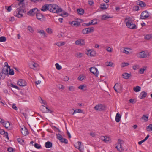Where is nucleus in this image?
Instances as JSON below:
<instances>
[{
    "label": "nucleus",
    "mask_w": 152,
    "mask_h": 152,
    "mask_svg": "<svg viewBox=\"0 0 152 152\" xmlns=\"http://www.w3.org/2000/svg\"><path fill=\"white\" fill-rule=\"evenodd\" d=\"M19 1L18 5L19 7L17 8L15 11L14 12V15L18 18H21L23 16V13L26 12V10L25 9V4L24 3V0H17Z\"/></svg>",
    "instance_id": "f257e3e1"
},
{
    "label": "nucleus",
    "mask_w": 152,
    "mask_h": 152,
    "mask_svg": "<svg viewBox=\"0 0 152 152\" xmlns=\"http://www.w3.org/2000/svg\"><path fill=\"white\" fill-rule=\"evenodd\" d=\"M50 11L52 12L58 13L62 11V9L56 4H50Z\"/></svg>",
    "instance_id": "f03ea898"
},
{
    "label": "nucleus",
    "mask_w": 152,
    "mask_h": 152,
    "mask_svg": "<svg viewBox=\"0 0 152 152\" xmlns=\"http://www.w3.org/2000/svg\"><path fill=\"white\" fill-rule=\"evenodd\" d=\"M39 10H38V9L35 8L32 9L30 10L27 13V14L31 16H33L35 15H36L37 12H39Z\"/></svg>",
    "instance_id": "7ed1b4c3"
},
{
    "label": "nucleus",
    "mask_w": 152,
    "mask_h": 152,
    "mask_svg": "<svg viewBox=\"0 0 152 152\" xmlns=\"http://www.w3.org/2000/svg\"><path fill=\"white\" fill-rule=\"evenodd\" d=\"M105 108V106L103 104H98L96 105L94 109L96 111H102L104 110Z\"/></svg>",
    "instance_id": "20e7f679"
},
{
    "label": "nucleus",
    "mask_w": 152,
    "mask_h": 152,
    "mask_svg": "<svg viewBox=\"0 0 152 152\" xmlns=\"http://www.w3.org/2000/svg\"><path fill=\"white\" fill-rule=\"evenodd\" d=\"M150 16V15L147 11H143L141 14L140 18L141 19L148 18Z\"/></svg>",
    "instance_id": "39448f33"
},
{
    "label": "nucleus",
    "mask_w": 152,
    "mask_h": 152,
    "mask_svg": "<svg viewBox=\"0 0 152 152\" xmlns=\"http://www.w3.org/2000/svg\"><path fill=\"white\" fill-rule=\"evenodd\" d=\"M90 72L94 74L95 76L98 77L99 72L98 69L94 67H91L90 68Z\"/></svg>",
    "instance_id": "423d86ee"
},
{
    "label": "nucleus",
    "mask_w": 152,
    "mask_h": 152,
    "mask_svg": "<svg viewBox=\"0 0 152 152\" xmlns=\"http://www.w3.org/2000/svg\"><path fill=\"white\" fill-rule=\"evenodd\" d=\"M126 26L130 29H135L137 28L136 25L132 22H126Z\"/></svg>",
    "instance_id": "0eeeda50"
},
{
    "label": "nucleus",
    "mask_w": 152,
    "mask_h": 152,
    "mask_svg": "<svg viewBox=\"0 0 152 152\" xmlns=\"http://www.w3.org/2000/svg\"><path fill=\"white\" fill-rule=\"evenodd\" d=\"M138 55L139 58H145L148 57V54L146 53L144 51H142L138 53Z\"/></svg>",
    "instance_id": "6e6552de"
},
{
    "label": "nucleus",
    "mask_w": 152,
    "mask_h": 152,
    "mask_svg": "<svg viewBox=\"0 0 152 152\" xmlns=\"http://www.w3.org/2000/svg\"><path fill=\"white\" fill-rule=\"evenodd\" d=\"M17 83V84L20 86H24L26 85V82L23 79L19 80Z\"/></svg>",
    "instance_id": "1a4fd4ad"
},
{
    "label": "nucleus",
    "mask_w": 152,
    "mask_h": 152,
    "mask_svg": "<svg viewBox=\"0 0 152 152\" xmlns=\"http://www.w3.org/2000/svg\"><path fill=\"white\" fill-rule=\"evenodd\" d=\"M36 16L37 19L42 21L44 20L45 17L42 14L40 13L37 12L36 15Z\"/></svg>",
    "instance_id": "9d476101"
},
{
    "label": "nucleus",
    "mask_w": 152,
    "mask_h": 152,
    "mask_svg": "<svg viewBox=\"0 0 152 152\" xmlns=\"http://www.w3.org/2000/svg\"><path fill=\"white\" fill-rule=\"evenodd\" d=\"M75 44L79 45H85V42L84 39H79L75 42Z\"/></svg>",
    "instance_id": "9b49d317"
},
{
    "label": "nucleus",
    "mask_w": 152,
    "mask_h": 152,
    "mask_svg": "<svg viewBox=\"0 0 152 152\" xmlns=\"http://www.w3.org/2000/svg\"><path fill=\"white\" fill-rule=\"evenodd\" d=\"M136 4L137 5H139L141 7H145L146 6V4L145 2L140 0L137 1Z\"/></svg>",
    "instance_id": "f8f14e48"
},
{
    "label": "nucleus",
    "mask_w": 152,
    "mask_h": 152,
    "mask_svg": "<svg viewBox=\"0 0 152 152\" xmlns=\"http://www.w3.org/2000/svg\"><path fill=\"white\" fill-rule=\"evenodd\" d=\"M50 4H45L43 5L41 9V11L45 12L47 10L50 11Z\"/></svg>",
    "instance_id": "ddd939ff"
},
{
    "label": "nucleus",
    "mask_w": 152,
    "mask_h": 152,
    "mask_svg": "<svg viewBox=\"0 0 152 152\" xmlns=\"http://www.w3.org/2000/svg\"><path fill=\"white\" fill-rule=\"evenodd\" d=\"M87 54L88 56H94L96 54V52L92 50H89L87 51Z\"/></svg>",
    "instance_id": "4468645a"
},
{
    "label": "nucleus",
    "mask_w": 152,
    "mask_h": 152,
    "mask_svg": "<svg viewBox=\"0 0 152 152\" xmlns=\"http://www.w3.org/2000/svg\"><path fill=\"white\" fill-rule=\"evenodd\" d=\"M122 76L123 78L128 79L129 78L131 77L132 75L131 74L125 72L122 74Z\"/></svg>",
    "instance_id": "2eb2a0df"
},
{
    "label": "nucleus",
    "mask_w": 152,
    "mask_h": 152,
    "mask_svg": "<svg viewBox=\"0 0 152 152\" xmlns=\"http://www.w3.org/2000/svg\"><path fill=\"white\" fill-rule=\"evenodd\" d=\"M21 131L23 135L26 136L28 134L27 129L25 127H24V128H21Z\"/></svg>",
    "instance_id": "dca6fc26"
},
{
    "label": "nucleus",
    "mask_w": 152,
    "mask_h": 152,
    "mask_svg": "<svg viewBox=\"0 0 152 152\" xmlns=\"http://www.w3.org/2000/svg\"><path fill=\"white\" fill-rule=\"evenodd\" d=\"M0 134L1 135H4L7 139H9L8 134L7 132H5L4 130L1 129H0Z\"/></svg>",
    "instance_id": "f3484780"
},
{
    "label": "nucleus",
    "mask_w": 152,
    "mask_h": 152,
    "mask_svg": "<svg viewBox=\"0 0 152 152\" xmlns=\"http://www.w3.org/2000/svg\"><path fill=\"white\" fill-rule=\"evenodd\" d=\"M147 95V93L145 91H142L140 94L139 97L140 99L145 98Z\"/></svg>",
    "instance_id": "a211bd4d"
},
{
    "label": "nucleus",
    "mask_w": 152,
    "mask_h": 152,
    "mask_svg": "<svg viewBox=\"0 0 152 152\" xmlns=\"http://www.w3.org/2000/svg\"><path fill=\"white\" fill-rule=\"evenodd\" d=\"M45 146L47 148H51L52 147V143L50 142L47 141L45 142Z\"/></svg>",
    "instance_id": "6ab92c4d"
},
{
    "label": "nucleus",
    "mask_w": 152,
    "mask_h": 152,
    "mask_svg": "<svg viewBox=\"0 0 152 152\" xmlns=\"http://www.w3.org/2000/svg\"><path fill=\"white\" fill-rule=\"evenodd\" d=\"M122 141V140L120 139H119L118 140V143L119 146H120V147L118 149V150L120 152L121 151L123 150V149L121 146V144H122V143L121 142Z\"/></svg>",
    "instance_id": "aec40b11"
},
{
    "label": "nucleus",
    "mask_w": 152,
    "mask_h": 152,
    "mask_svg": "<svg viewBox=\"0 0 152 152\" xmlns=\"http://www.w3.org/2000/svg\"><path fill=\"white\" fill-rule=\"evenodd\" d=\"M108 7V5L107 4H100L101 8L102 10L107 9Z\"/></svg>",
    "instance_id": "412c9836"
},
{
    "label": "nucleus",
    "mask_w": 152,
    "mask_h": 152,
    "mask_svg": "<svg viewBox=\"0 0 152 152\" xmlns=\"http://www.w3.org/2000/svg\"><path fill=\"white\" fill-rule=\"evenodd\" d=\"M70 24L72 26H78L80 25L79 22L76 21H72L71 22Z\"/></svg>",
    "instance_id": "4be33fe9"
},
{
    "label": "nucleus",
    "mask_w": 152,
    "mask_h": 152,
    "mask_svg": "<svg viewBox=\"0 0 152 152\" xmlns=\"http://www.w3.org/2000/svg\"><path fill=\"white\" fill-rule=\"evenodd\" d=\"M8 68L7 67H4L3 69L2 70V73H3V74L5 75H7L8 74Z\"/></svg>",
    "instance_id": "5701e85b"
},
{
    "label": "nucleus",
    "mask_w": 152,
    "mask_h": 152,
    "mask_svg": "<svg viewBox=\"0 0 152 152\" xmlns=\"http://www.w3.org/2000/svg\"><path fill=\"white\" fill-rule=\"evenodd\" d=\"M3 125L7 129H10V123L9 121L5 122V123L3 124Z\"/></svg>",
    "instance_id": "b1692460"
},
{
    "label": "nucleus",
    "mask_w": 152,
    "mask_h": 152,
    "mask_svg": "<svg viewBox=\"0 0 152 152\" xmlns=\"http://www.w3.org/2000/svg\"><path fill=\"white\" fill-rule=\"evenodd\" d=\"M121 118V115L119 113H117L115 117V121L117 122H119L120 119Z\"/></svg>",
    "instance_id": "393cba45"
},
{
    "label": "nucleus",
    "mask_w": 152,
    "mask_h": 152,
    "mask_svg": "<svg viewBox=\"0 0 152 152\" xmlns=\"http://www.w3.org/2000/svg\"><path fill=\"white\" fill-rule=\"evenodd\" d=\"M77 12L79 15H83L84 13V10L82 8L78 9L77 10Z\"/></svg>",
    "instance_id": "a878e982"
},
{
    "label": "nucleus",
    "mask_w": 152,
    "mask_h": 152,
    "mask_svg": "<svg viewBox=\"0 0 152 152\" xmlns=\"http://www.w3.org/2000/svg\"><path fill=\"white\" fill-rule=\"evenodd\" d=\"M78 88L84 91L86 90L87 89L86 86L84 85H80L78 87Z\"/></svg>",
    "instance_id": "bb28decb"
},
{
    "label": "nucleus",
    "mask_w": 152,
    "mask_h": 152,
    "mask_svg": "<svg viewBox=\"0 0 152 152\" xmlns=\"http://www.w3.org/2000/svg\"><path fill=\"white\" fill-rule=\"evenodd\" d=\"M37 32L40 33L41 34H42L44 37H47L46 34L45 33L44 31L43 30H41L39 31V30H38Z\"/></svg>",
    "instance_id": "cd10ccee"
},
{
    "label": "nucleus",
    "mask_w": 152,
    "mask_h": 152,
    "mask_svg": "<svg viewBox=\"0 0 152 152\" xmlns=\"http://www.w3.org/2000/svg\"><path fill=\"white\" fill-rule=\"evenodd\" d=\"M141 87L139 86H137L134 88V90L136 92H138L140 91Z\"/></svg>",
    "instance_id": "c85d7f7f"
},
{
    "label": "nucleus",
    "mask_w": 152,
    "mask_h": 152,
    "mask_svg": "<svg viewBox=\"0 0 152 152\" xmlns=\"http://www.w3.org/2000/svg\"><path fill=\"white\" fill-rule=\"evenodd\" d=\"M146 129L148 131H152V124H149L147 127Z\"/></svg>",
    "instance_id": "c756f323"
},
{
    "label": "nucleus",
    "mask_w": 152,
    "mask_h": 152,
    "mask_svg": "<svg viewBox=\"0 0 152 152\" xmlns=\"http://www.w3.org/2000/svg\"><path fill=\"white\" fill-rule=\"evenodd\" d=\"M82 112L83 110L81 109H76V110H74V112L72 113V114L73 115L77 113H82Z\"/></svg>",
    "instance_id": "7c9ffc66"
},
{
    "label": "nucleus",
    "mask_w": 152,
    "mask_h": 152,
    "mask_svg": "<svg viewBox=\"0 0 152 152\" xmlns=\"http://www.w3.org/2000/svg\"><path fill=\"white\" fill-rule=\"evenodd\" d=\"M65 44L64 42H58L56 43V44L58 46H61Z\"/></svg>",
    "instance_id": "2f4dec72"
},
{
    "label": "nucleus",
    "mask_w": 152,
    "mask_h": 152,
    "mask_svg": "<svg viewBox=\"0 0 152 152\" xmlns=\"http://www.w3.org/2000/svg\"><path fill=\"white\" fill-rule=\"evenodd\" d=\"M60 141L62 142L67 144L68 143V141L67 139L65 138H63V137L60 140Z\"/></svg>",
    "instance_id": "473e14b6"
},
{
    "label": "nucleus",
    "mask_w": 152,
    "mask_h": 152,
    "mask_svg": "<svg viewBox=\"0 0 152 152\" xmlns=\"http://www.w3.org/2000/svg\"><path fill=\"white\" fill-rule=\"evenodd\" d=\"M111 17H110V16H107L105 15H104L102 16L101 19L102 20H105L107 18H108Z\"/></svg>",
    "instance_id": "72a5a7b5"
},
{
    "label": "nucleus",
    "mask_w": 152,
    "mask_h": 152,
    "mask_svg": "<svg viewBox=\"0 0 152 152\" xmlns=\"http://www.w3.org/2000/svg\"><path fill=\"white\" fill-rule=\"evenodd\" d=\"M75 89V88L73 86H69L68 87V89L69 91H74Z\"/></svg>",
    "instance_id": "f704fd0d"
},
{
    "label": "nucleus",
    "mask_w": 152,
    "mask_h": 152,
    "mask_svg": "<svg viewBox=\"0 0 152 152\" xmlns=\"http://www.w3.org/2000/svg\"><path fill=\"white\" fill-rule=\"evenodd\" d=\"M142 119L144 121V122H146L148 120V117L143 115L142 117Z\"/></svg>",
    "instance_id": "c9c22d12"
},
{
    "label": "nucleus",
    "mask_w": 152,
    "mask_h": 152,
    "mask_svg": "<svg viewBox=\"0 0 152 152\" xmlns=\"http://www.w3.org/2000/svg\"><path fill=\"white\" fill-rule=\"evenodd\" d=\"M152 38V35L151 34L146 35L145 37V38L146 39L149 40Z\"/></svg>",
    "instance_id": "e433bc0d"
},
{
    "label": "nucleus",
    "mask_w": 152,
    "mask_h": 152,
    "mask_svg": "<svg viewBox=\"0 0 152 152\" xmlns=\"http://www.w3.org/2000/svg\"><path fill=\"white\" fill-rule=\"evenodd\" d=\"M55 66L56 67V68L58 70H60L62 68L61 66L58 63H56L55 64Z\"/></svg>",
    "instance_id": "4c0bfd02"
},
{
    "label": "nucleus",
    "mask_w": 152,
    "mask_h": 152,
    "mask_svg": "<svg viewBox=\"0 0 152 152\" xmlns=\"http://www.w3.org/2000/svg\"><path fill=\"white\" fill-rule=\"evenodd\" d=\"M28 29L31 33H33L34 31V30L32 27L30 26H28Z\"/></svg>",
    "instance_id": "58836bf2"
},
{
    "label": "nucleus",
    "mask_w": 152,
    "mask_h": 152,
    "mask_svg": "<svg viewBox=\"0 0 152 152\" xmlns=\"http://www.w3.org/2000/svg\"><path fill=\"white\" fill-rule=\"evenodd\" d=\"M34 147L37 149H40L42 147L41 145L37 143H36L34 145Z\"/></svg>",
    "instance_id": "ea45409f"
},
{
    "label": "nucleus",
    "mask_w": 152,
    "mask_h": 152,
    "mask_svg": "<svg viewBox=\"0 0 152 152\" xmlns=\"http://www.w3.org/2000/svg\"><path fill=\"white\" fill-rule=\"evenodd\" d=\"M82 32L84 34H86L89 33L88 31V29L87 28H85L83 29L82 30Z\"/></svg>",
    "instance_id": "a19ab883"
},
{
    "label": "nucleus",
    "mask_w": 152,
    "mask_h": 152,
    "mask_svg": "<svg viewBox=\"0 0 152 152\" xmlns=\"http://www.w3.org/2000/svg\"><path fill=\"white\" fill-rule=\"evenodd\" d=\"M46 31L47 32L50 34H51L52 33V30L50 28H48L46 29Z\"/></svg>",
    "instance_id": "79ce46f5"
},
{
    "label": "nucleus",
    "mask_w": 152,
    "mask_h": 152,
    "mask_svg": "<svg viewBox=\"0 0 152 152\" xmlns=\"http://www.w3.org/2000/svg\"><path fill=\"white\" fill-rule=\"evenodd\" d=\"M6 38L4 36H1L0 37V42H4L6 41Z\"/></svg>",
    "instance_id": "37998d69"
},
{
    "label": "nucleus",
    "mask_w": 152,
    "mask_h": 152,
    "mask_svg": "<svg viewBox=\"0 0 152 152\" xmlns=\"http://www.w3.org/2000/svg\"><path fill=\"white\" fill-rule=\"evenodd\" d=\"M17 141L19 143L22 144H23L24 142V140L20 138L17 139Z\"/></svg>",
    "instance_id": "c03bdc74"
},
{
    "label": "nucleus",
    "mask_w": 152,
    "mask_h": 152,
    "mask_svg": "<svg viewBox=\"0 0 152 152\" xmlns=\"http://www.w3.org/2000/svg\"><path fill=\"white\" fill-rule=\"evenodd\" d=\"M88 29V33L92 32L94 31V28L93 27L87 28Z\"/></svg>",
    "instance_id": "a18cd8bd"
},
{
    "label": "nucleus",
    "mask_w": 152,
    "mask_h": 152,
    "mask_svg": "<svg viewBox=\"0 0 152 152\" xmlns=\"http://www.w3.org/2000/svg\"><path fill=\"white\" fill-rule=\"evenodd\" d=\"M139 9V7L137 5L134 6L133 7V10L134 11H138Z\"/></svg>",
    "instance_id": "49530a36"
},
{
    "label": "nucleus",
    "mask_w": 152,
    "mask_h": 152,
    "mask_svg": "<svg viewBox=\"0 0 152 152\" xmlns=\"http://www.w3.org/2000/svg\"><path fill=\"white\" fill-rule=\"evenodd\" d=\"M77 143L78 144V146L77 147L75 146H75L76 148L80 149L81 146V142H80L78 141L77 142Z\"/></svg>",
    "instance_id": "de8ad7c7"
},
{
    "label": "nucleus",
    "mask_w": 152,
    "mask_h": 152,
    "mask_svg": "<svg viewBox=\"0 0 152 152\" xmlns=\"http://www.w3.org/2000/svg\"><path fill=\"white\" fill-rule=\"evenodd\" d=\"M10 86H11V87H12L14 88H15V89H18V90H20V88H19L17 86H15V85H14L13 84H11L10 85Z\"/></svg>",
    "instance_id": "09e8293b"
},
{
    "label": "nucleus",
    "mask_w": 152,
    "mask_h": 152,
    "mask_svg": "<svg viewBox=\"0 0 152 152\" xmlns=\"http://www.w3.org/2000/svg\"><path fill=\"white\" fill-rule=\"evenodd\" d=\"M56 136H57V138L59 140H60L63 137L62 135H61L59 134H56Z\"/></svg>",
    "instance_id": "8fccbe9b"
},
{
    "label": "nucleus",
    "mask_w": 152,
    "mask_h": 152,
    "mask_svg": "<svg viewBox=\"0 0 152 152\" xmlns=\"http://www.w3.org/2000/svg\"><path fill=\"white\" fill-rule=\"evenodd\" d=\"M129 65V64L128 63L124 62L122 63L121 67H124L127 66Z\"/></svg>",
    "instance_id": "3c124183"
},
{
    "label": "nucleus",
    "mask_w": 152,
    "mask_h": 152,
    "mask_svg": "<svg viewBox=\"0 0 152 152\" xmlns=\"http://www.w3.org/2000/svg\"><path fill=\"white\" fill-rule=\"evenodd\" d=\"M131 19L130 17L126 18L125 19V21L126 22H132Z\"/></svg>",
    "instance_id": "603ef678"
},
{
    "label": "nucleus",
    "mask_w": 152,
    "mask_h": 152,
    "mask_svg": "<svg viewBox=\"0 0 152 152\" xmlns=\"http://www.w3.org/2000/svg\"><path fill=\"white\" fill-rule=\"evenodd\" d=\"M92 23V22H91L87 23H84V24H83V25L85 26H88L90 25H92V24H93Z\"/></svg>",
    "instance_id": "864d4df0"
},
{
    "label": "nucleus",
    "mask_w": 152,
    "mask_h": 152,
    "mask_svg": "<svg viewBox=\"0 0 152 152\" xmlns=\"http://www.w3.org/2000/svg\"><path fill=\"white\" fill-rule=\"evenodd\" d=\"M3 73H2V72H0V79H4L5 77V75H3Z\"/></svg>",
    "instance_id": "5fc2aeb1"
},
{
    "label": "nucleus",
    "mask_w": 152,
    "mask_h": 152,
    "mask_svg": "<svg viewBox=\"0 0 152 152\" xmlns=\"http://www.w3.org/2000/svg\"><path fill=\"white\" fill-rule=\"evenodd\" d=\"M9 74L11 75H13L14 74V72L13 69L10 68Z\"/></svg>",
    "instance_id": "6e6d98bb"
},
{
    "label": "nucleus",
    "mask_w": 152,
    "mask_h": 152,
    "mask_svg": "<svg viewBox=\"0 0 152 152\" xmlns=\"http://www.w3.org/2000/svg\"><path fill=\"white\" fill-rule=\"evenodd\" d=\"M5 8H6V9L9 12H10L12 10L11 6H8V7L6 6Z\"/></svg>",
    "instance_id": "4d7b16f0"
},
{
    "label": "nucleus",
    "mask_w": 152,
    "mask_h": 152,
    "mask_svg": "<svg viewBox=\"0 0 152 152\" xmlns=\"http://www.w3.org/2000/svg\"><path fill=\"white\" fill-rule=\"evenodd\" d=\"M61 15L63 17H66L68 15V14L66 12H64Z\"/></svg>",
    "instance_id": "13d9d810"
},
{
    "label": "nucleus",
    "mask_w": 152,
    "mask_h": 152,
    "mask_svg": "<svg viewBox=\"0 0 152 152\" xmlns=\"http://www.w3.org/2000/svg\"><path fill=\"white\" fill-rule=\"evenodd\" d=\"M37 64H36L35 63H33L31 64L30 67L32 69H33V68H35L37 67L36 65Z\"/></svg>",
    "instance_id": "bf43d9fd"
},
{
    "label": "nucleus",
    "mask_w": 152,
    "mask_h": 152,
    "mask_svg": "<svg viewBox=\"0 0 152 152\" xmlns=\"http://www.w3.org/2000/svg\"><path fill=\"white\" fill-rule=\"evenodd\" d=\"M110 140V138L107 137H105L104 142H107Z\"/></svg>",
    "instance_id": "052dcab7"
},
{
    "label": "nucleus",
    "mask_w": 152,
    "mask_h": 152,
    "mask_svg": "<svg viewBox=\"0 0 152 152\" xmlns=\"http://www.w3.org/2000/svg\"><path fill=\"white\" fill-rule=\"evenodd\" d=\"M91 22H93V23H92L93 24H92L93 25L96 24L97 23L96 20L95 19H93V20H92L91 21Z\"/></svg>",
    "instance_id": "680f3d73"
},
{
    "label": "nucleus",
    "mask_w": 152,
    "mask_h": 152,
    "mask_svg": "<svg viewBox=\"0 0 152 152\" xmlns=\"http://www.w3.org/2000/svg\"><path fill=\"white\" fill-rule=\"evenodd\" d=\"M83 56V53H79L76 56V57L78 58H81Z\"/></svg>",
    "instance_id": "e2e57ef3"
},
{
    "label": "nucleus",
    "mask_w": 152,
    "mask_h": 152,
    "mask_svg": "<svg viewBox=\"0 0 152 152\" xmlns=\"http://www.w3.org/2000/svg\"><path fill=\"white\" fill-rule=\"evenodd\" d=\"M84 79V77L83 76L80 75L78 78V79L80 81H82Z\"/></svg>",
    "instance_id": "0e129e2a"
},
{
    "label": "nucleus",
    "mask_w": 152,
    "mask_h": 152,
    "mask_svg": "<svg viewBox=\"0 0 152 152\" xmlns=\"http://www.w3.org/2000/svg\"><path fill=\"white\" fill-rule=\"evenodd\" d=\"M7 151L9 152H13V149L12 147L8 148Z\"/></svg>",
    "instance_id": "69168bd1"
},
{
    "label": "nucleus",
    "mask_w": 152,
    "mask_h": 152,
    "mask_svg": "<svg viewBox=\"0 0 152 152\" xmlns=\"http://www.w3.org/2000/svg\"><path fill=\"white\" fill-rule=\"evenodd\" d=\"M108 64H107L106 66H111L113 64V63L111 62H107Z\"/></svg>",
    "instance_id": "338daca9"
},
{
    "label": "nucleus",
    "mask_w": 152,
    "mask_h": 152,
    "mask_svg": "<svg viewBox=\"0 0 152 152\" xmlns=\"http://www.w3.org/2000/svg\"><path fill=\"white\" fill-rule=\"evenodd\" d=\"M145 70V69H144L143 68L140 69L139 71L140 73L141 74H143L144 72V71Z\"/></svg>",
    "instance_id": "774afa93"
}]
</instances>
